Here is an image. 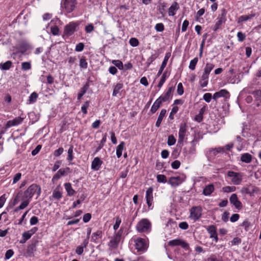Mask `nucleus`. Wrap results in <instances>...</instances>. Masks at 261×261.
Instances as JSON below:
<instances>
[{
  "label": "nucleus",
  "instance_id": "obj_1",
  "mask_svg": "<svg viewBox=\"0 0 261 261\" xmlns=\"http://www.w3.org/2000/svg\"><path fill=\"white\" fill-rule=\"evenodd\" d=\"M41 190V187L39 185L36 184L31 185L23 192L21 200L28 201V204H29L32 198L35 194H37V197L40 195Z\"/></svg>",
  "mask_w": 261,
  "mask_h": 261
},
{
  "label": "nucleus",
  "instance_id": "obj_2",
  "mask_svg": "<svg viewBox=\"0 0 261 261\" xmlns=\"http://www.w3.org/2000/svg\"><path fill=\"white\" fill-rule=\"evenodd\" d=\"M214 67V65L212 63H207L204 68L203 72L200 77L199 84L202 88L207 86L208 84V80L211 71Z\"/></svg>",
  "mask_w": 261,
  "mask_h": 261
},
{
  "label": "nucleus",
  "instance_id": "obj_3",
  "mask_svg": "<svg viewBox=\"0 0 261 261\" xmlns=\"http://www.w3.org/2000/svg\"><path fill=\"white\" fill-rule=\"evenodd\" d=\"M136 228L139 232L149 233L151 230V223L148 219H142L136 225Z\"/></svg>",
  "mask_w": 261,
  "mask_h": 261
},
{
  "label": "nucleus",
  "instance_id": "obj_4",
  "mask_svg": "<svg viewBox=\"0 0 261 261\" xmlns=\"http://www.w3.org/2000/svg\"><path fill=\"white\" fill-rule=\"evenodd\" d=\"M29 47V45L26 41H20L17 45L12 47V55L16 56L19 53L24 54L28 49Z\"/></svg>",
  "mask_w": 261,
  "mask_h": 261
},
{
  "label": "nucleus",
  "instance_id": "obj_5",
  "mask_svg": "<svg viewBox=\"0 0 261 261\" xmlns=\"http://www.w3.org/2000/svg\"><path fill=\"white\" fill-rule=\"evenodd\" d=\"M122 232L123 229L121 228L118 231L114 233V235L111 238L108 244L110 248L112 249H116L118 247Z\"/></svg>",
  "mask_w": 261,
  "mask_h": 261
},
{
  "label": "nucleus",
  "instance_id": "obj_6",
  "mask_svg": "<svg viewBox=\"0 0 261 261\" xmlns=\"http://www.w3.org/2000/svg\"><path fill=\"white\" fill-rule=\"evenodd\" d=\"M202 209L201 206H194L190 210L189 218L194 221H197L201 217Z\"/></svg>",
  "mask_w": 261,
  "mask_h": 261
},
{
  "label": "nucleus",
  "instance_id": "obj_7",
  "mask_svg": "<svg viewBox=\"0 0 261 261\" xmlns=\"http://www.w3.org/2000/svg\"><path fill=\"white\" fill-rule=\"evenodd\" d=\"M79 24L77 22L72 21L66 25L64 29L63 36L68 37L72 35L76 31Z\"/></svg>",
  "mask_w": 261,
  "mask_h": 261
},
{
  "label": "nucleus",
  "instance_id": "obj_8",
  "mask_svg": "<svg viewBox=\"0 0 261 261\" xmlns=\"http://www.w3.org/2000/svg\"><path fill=\"white\" fill-rule=\"evenodd\" d=\"M226 10L224 8L221 10V14L218 16L217 18V21L213 28L214 31H217L218 29H220L221 25L225 22L226 21Z\"/></svg>",
  "mask_w": 261,
  "mask_h": 261
},
{
  "label": "nucleus",
  "instance_id": "obj_9",
  "mask_svg": "<svg viewBox=\"0 0 261 261\" xmlns=\"http://www.w3.org/2000/svg\"><path fill=\"white\" fill-rule=\"evenodd\" d=\"M227 175L231 178V181L234 185H240L242 181L243 176L241 173L228 171Z\"/></svg>",
  "mask_w": 261,
  "mask_h": 261
},
{
  "label": "nucleus",
  "instance_id": "obj_10",
  "mask_svg": "<svg viewBox=\"0 0 261 261\" xmlns=\"http://www.w3.org/2000/svg\"><path fill=\"white\" fill-rule=\"evenodd\" d=\"M76 4V0H63L62 6L67 13H70L74 10Z\"/></svg>",
  "mask_w": 261,
  "mask_h": 261
},
{
  "label": "nucleus",
  "instance_id": "obj_11",
  "mask_svg": "<svg viewBox=\"0 0 261 261\" xmlns=\"http://www.w3.org/2000/svg\"><path fill=\"white\" fill-rule=\"evenodd\" d=\"M169 246H180L185 250H189L190 249L189 245L185 241L180 239H176L169 241L168 242Z\"/></svg>",
  "mask_w": 261,
  "mask_h": 261
},
{
  "label": "nucleus",
  "instance_id": "obj_12",
  "mask_svg": "<svg viewBox=\"0 0 261 261\" xmlns=\"http://www.w3.org/2000/svg\"><path fill=\"white\" fill-rule=\"evenodd\" d=\"M187 132V125L186 123H181L179 126V129L178 132V143L179 144H182L185 137L186 136Z\"/></svg>",
  "mask_w": 261,
  "mask_h": 261
},
{
  "label": "nucleus",
  "instance_id": "obj_13",
  "mask_svg": "<svg viewBox=\"0 0 261 261\" xmlns=\"http://www.w3.org/2000/svg\"><path fill=\"white\" fill-rule=\"evenodd\" d=\"M175 88L174 87H169L167 92L164 94L161 95L159 99L162 101V102H165L170 101L172 98V93L174 91Z\"/></svg>",
  "mask_w": 261,
  "mask_h": 261
},
{
  "label": "nucleus",
  "instance_id": "obj_14",
  "mask_svg": "<svg viewBox=\"0 0 261 261\" xmlns=\"http://www.w3.org/2000/svg\"><path fill=\"white\" fill-rule=\"evenodd\" d=\"M135 242L136 249L138 251H143L147 249V243L144 239L138 238Z\"/></svg>",
  "mask_w": 261,
  "mask_h": 261
},
{
  "label": "nucleus",
  "instance_id": "obj_15",
  "mask_svg": "<svg viewBox=\"0 0 261 261\" xmlns=\"http://www.w3.org/2000/svg\"><path fill=\"white\" fill-rule=\"evenodd\" d=\"M185 177L182 175V176H177L171 177L168 180V183L171 185L172 187H176L181 184L185 180Z\"/></svg>",
  "mask_w": 261,
  "mask_h": 261
},
{
  "label": "nucleus",
  "instance_id": "obj_16",
  "mask_svg": "<svg viewBox=\"0 0 261 261\" xmlns=\"http://www.w3.org/2000/svg\"><path fill=\"white\" fill-rule=\"evenodd\" d=\"M145 198L148 208L152 209V207H151L153 200V188L152 187H149L147 189L146 191Z\"/></svg>",
  "mask_w": 261,
  "mask_h": 261
},
{
  "label": "nucleus",
  "instance_id": "obj_17",
  "mask_svg": "<svg viewBox=\"0 0 261 261\" xmlns=\"http://www.w3.org/2000/svg\"><path fill=\"white\" fill-rule=\"evenodd\" d=\"M23 119L24 118L19 116L12 120H9L5 125V129H7L12 126L18 125L22 122Z\"/></svg>",
  "mask_w": 261,
  "mask_h": 261
},
{
  "label": "nucleus",
  "instance_id": "obj_18",
  "mask_svg": "<svg viewBox=\"0 0 261 261\" xmlns=\"http://www.w3.org/2000/svg\"><path fill=\"white\" fill-rule=\"evenodd\" d=\"M229 201L230 203L233 204L237 209L240 210L242 208V204L241 202L239 200L236 194L234 193L231 195L229 198Z\"/></svg>",
  "mask_w": 261,
  "mask_h": 261
},
{
  "label": "nucleus",
  "instance_id": "obj_19",
  "mask_svg": "<svg viewBox=\"0 0 261 261\" xmlns=\"http://www.w3.org/2000/svg\"><path fill=\"white\" fill-rule=\"evenodd\" d=\"M229 97L230 94L229 92L226 89H222L218 92H215L213 96V98L215 100H217V99L220 97L228 98Z\"/></svg>",
  "mask_w": 261,
  "mask_h": 261
},
{
  "label": "nucleus",
  "instance_id": "obj_20",
  "mask_svg": "<svg viewBox=\"0 0 261 261\" xmlns=\"http://www.w3.org/2000/svg\"><path fill=\"white\" fill-rule=\"evenodd\" d=\"M171 56V54L170 53H167L165 54V56L164 57V60L161 64V66L160 67V69L157 73V76H160L162 73L164 68L166 67L168 61Z\"/></svg>",
  "mask_w": 261,
  "mask_h": 261
},
{
  "label": "nucleus",
  "instance_id": "obj_21",
  "mask_svg": "<svg viewBox=\"0 0 261 261\" xmlns=\"http://www.w3.org/2000/svg\"><path fill=\"white\" fill-rule=\"evenodd\" d=\"M254 98V103L256 106H261V90H257L251 92Z\"/></svg>",
  "mask_w": 261,
  "mask_h": 261
},
{
  "label": "nucleus",
  "instance_id": "obj_22",
  "mask_svg": "<svg viewBox=\"0 0 261 261\" xmlns=\"http://www.w3.org/2000/svg\"><path fill=\"white\" fill-rule=\"evenodd\" d=\"M102 161L98 157L95 158L91 163V169L94 171L98 170L102 164Z\"/></svg>",
  "mask_w": 261,
  "mask_h": 261
},
{
  "label": "nucleus",
  "instance_id": "obj_23",
  "mask_svg": "<svg viewBox=\"0 0 261 261\" xmlns=\"http://www.w3.org/2000/svg\"><path fill=\"white\" fill-rule=\"evenodd\" d=\"M215 190V187L213 184H211L207 185L204 188L202 194L205 196H210L212 193L214 192Z\"/></svg>",
  "mask_w": 261,
  "mask_h": 261
},
{
  "label": "nucleus",
  "instance_id": "obj_24",
  "mask_svg": "<svg viewBox=\"0 0 261 261\" xmlns=\"http://www.w3.org/2000/svg\"><path fill=\"white\" fill-rule=\"evenodd\" d=\"M36 250V243H32L29 245L27 249L26 254L27 256L32 257L34 256V253Z\"/></svg>",
  "mask_w": 261,
  "mask_h": 261
},
{
  "label": "nucleus",
  "instance_id": "obj_25",
  "mask_svg": "<svg viewBox=\"0 0 261 261\" xmlns=\"http://www.w3.org/2000/svg\"><path fill=\"white\" fill-rule=\"evenodd\" d=\"M179 9L178 4L177 2H174L169 8L168 14L169 16H174L175 15L176 11Z\"/></svg>",
  "mask_w": 261,
  "mask_h": 261
},
{
  "label": "nucleus",
  "instance_id": "obj_26",
  "mask_svg": "<svg viewBox=\"0 0 261 261\" xmlns=\"http://www.w3.org/2000/svg\"><path fill=\"white\" fill-rule=\"evenodd\" d=\"M64 187L67 192V195L69 196H72L74 195L76 192L72 188L71 184L70 182H66L64 184Z\"/></svg>",
  "mask_w": 261,
  "mask_h": 261
},
{
  "label": "nucleus",
  "instance_id": "obj_27",
  "mask_svg": "<svg viewBox=\"0 0 261 261\" xmlns=\"http://www.w3.org/2000/svg\"><path fill=\"white\" fill-rule=\"evenodd\" d=\"M256 15L255 13L251 12L248 15H242L239 17L238 20V23H240L243 21H246L253 18Z\"/></svg>",
  "mask_w": 261,
  "mask_h": 261
},
{
  "label": "nucleus",
  "instance_id": "obj_28",
  "mask_svg": "<svg viewBox=\"0 0 261 261\" xmlns=\"http://www.w3.org/2000/svg\"><path fill=\"white\" fill-rule=\"evenodd\" d=\"M89 88V82H87L84 86L80 89V92L77 94V99L80 100L83 96L86 93Z\"/></svg>",
  "mask_w": 261,
  "mask_h": 261
},
{
  "label": "nucleus",
  "instance_id": "obj_29",
  "mask_svg": "<svg viewBox=\"0 0 261 261\" xmlns=\"http://www.w3.org/2000/svg\"><path fill=\"white\" fill-rule=\"evenodd\" d=\"M162 103V101L160 100L159 98L156 99L151 108L150 112L151 113L154 114L155 113L156 111L160 108Z\"/></svg>",
  "mask_w": 261,
  "mask_h": 261
},
{
  "label": "nucleus",
  "instance_id": "obj_30",
  "mask_svg": "<svg viewBox=\"0 0 261 261\" xmlns=\"http://www.w3.org/2000/svg\"><path fill=\"white\" fill-rule=\"evenodd\" d=\"M206 230L210 234V238H213L214 236L217 234V228L215 225H212L207 227Z\"/></svg>",
  "mask_w": 261,
  "mask_h": 261
},
{
  "label": "nucleus",
  "instance_id": "obj_31",
  "mask_svg": "<svg viewBox=\"0 0 261 261\" xmlns=\"http://www.w3.org/2000/svg\"><path fill=\"white\" fill-rule=\"evenodd\" d=\"M166 110L165 109L161 110L159 116L158 118L157 121L155 123L156 127H159L160 126L161 122L166 115Z\"/></svg>",
  "mask_w": 261,
  "mask_h": 261
},
{
  "label": "nucleus",
  "instance_id": "obj_32",
  "mask_svg": "<svg viewBox=\"0 0 261 261\" xmlns=\"http://www.w3.org/2000/svg\"><path fill=\"white\" fill-rule=\"evenodd\" d=\"M125 142L122 141L120 143V144L118 145L116 148V155L118 158H119L121 156L122 154V151L124 148Z\"/></svg>",
  "mask_w": 261,
  "mask_h": 261
},
{
  "label": "nucleus",
  "instance_id": "obj_33",
  "mask_svg": "<svg viewBox=\"0 0 261 261\" xmlns=\"http://www.w3.org/2000/svg\"><path fill=\"white\" fill-rule=\"evenodd\" d=\"M123 85L122 83H117L114 87L112 93L113 96H116L123 88Z\"/></svg>",
  "mask_w": 261,
  "mask_h": 261
},
{
  "label": "nucleus",
  "instance_id": "obj_34",
  "mask_svg": "<svg viewBox=\"0 0 261 261\" xmlns=\"http://www.w3.org/2000/svg\"><path fill=\"white\" fill-rule=\"evenodd\" d=\"M102 231L98 230L92 233L91 236V240L93 242L96 243L99 239L102 237Z\"/></svg>",
  "mask_w": 261,
  "mask_h": 261
},
{
  "label": "nucleus",
  "instance_id": "obj_35",
  "mask_svg": "<svg viewBox=\"0 0 261 261\" xmlns=\"http://www.w3.org/2000/svg\"><path fill=\"white\" fill-rule=\"evenodd\" d=\"M252 156L249 153L243 154L241 157V161L246 163H249L251 162Z\"/></svg>",
  "mask_w": 261,
  "mask_h": 261
},
{
  "label": "nucleus",
  "instance_id": "obj_36",
  "mask_svg": "<svg viewBox=\"0 0 261 261\" xmlns=\"http://www.w3.org/2000/svg\"><path fill=\"white\" fill-rule=\"evenodd\" d=\"M12 66V63L11 61H7L3 63H0V69L3 70H9Z\"/></svg>",
  "mask_w": 261,
  "mask_h": 261
},
{
  "label": "nucleus",
  "instance_id": "obj_37",
  "mask_svg": "<svg viewBox=\"0 0 261 261\" xmlns=\"http://www.w3.org/2000/svg\"><path fill=\"white\" fill-rule=\"evenodd\" d=\"M225 151L223 147H218L210 150L209 152L213 156H216L218 153L224 152Z\"/></svg>",
  "mask_w": 261,
  "mask_h": 261
},
{
  "label": "nucleus",
  "instance_id": "obj_38",
  "mask_svg": "<svg viewBox=\"0 0 261 261\" xmlns=\"http://www.w3.org/2000/svg\"><path fill=\"white\" fill-rule=\"evenodd\" d=\"M167 77H168L167 71H166L163 73V74L162 76V77L159 81V83L158 85V88H161L163 86V85L164 84V83L165 82Z\"/></svg>",
  "mask_w": 261,
  "mask_h": 261
},
{
  "label": "nucleus",
  "instance_id": "obj_39",
  "mask_svg": "<svg viewBox=\"0 0 261 261\" xmlns=\"http://www.w3.org/2000/svg\"><path fill=\"white\" fill-rule=\"evenodd\" d=\"M112 63L116 67H117L120 70H123L124 66L122 62L119 60H114L112 61Z\"/></svg>",
  "mask_w": 261,
  "mask_h": 261
},
{
  "label": "nucleus",
  "instance_id": "obj_40",
  "mask_svg": "<svg viewBox=\"0 0 261 261\" xmlns=\"http://www.w3.org/2000/svg\"><path fill=\"white\" fill-rule=\"evenodd\" d=\"M53 197L55 199L59 200L62 197V193L56 188L53 192Z\"/></svg>",
  "mask_w": 261,
  "mask_h": 261
},
{
  "label": "nucleus",
  "instance_id": "obj_41",
  "mask_svg": "<svg viewBox=\"0 0 261 261\" xmlns=\"http://www.w3.org/2000/svg\"><path fill=\"white\" fill-rule=\"evenodd\" d=\"M257 191V188H254L253 190H252V191L251 192L249 190V188H245V187H244L241 190V192L242 193H245V194H249L250 195V196H252L253 193L256 192Z\"/></svg>",
  "mask_w": 261,
  "mask_h": 261
},
{
  "label": "nucleus",
  "instance_id": "obj_42",
  "mask_svg": "<svg viewBox=\"0 0 261 261\" xmlns=\"http://www.w3.org/2000/svg\"><path fill=\"white\" fill-rule=\"evenodd\" d=\"M198 61V59L197 57H195L193 60H192L190 62L189 66V68L192 70H194L195 69L196 64H197Z\"/></svg>",
  "mask_w": 261,
  "mask_h": 261
},
{
  "label": "nucleus",
  "instance_id": "obj_43",
  "mask_svg": "<svg viewBox=\"0 0 261 261\" xmlns=\"http://www.w3.org/2000/svg\"><path fill=\"white\" fill-rule=\"evenodd\" d=\"M38 97V94L35 92H33L30 96H29V101L30 103H34L36 102L37 98Z\"/></svg>",
  "mask_w": 261,
  "mask_h": 261
},
{
  "label": "nucleus",
  "instance_id": "obj_44",
  "mask_svg": "<svg viewBox=\"0 0 261 261\" xmlns=\"http://www.w3.org/2000/svg\"><path fill=\"white\" fill-rule=\"evenodd\" d=\"M89 106L90 101L88 100L85 101L82 105L81 107V111L84 114L86 115L87 114V109L89 108Z\"/></svg>",
  "mask_w": 261,
  "mask_h": 261
},
{
  "label": "nucleus",
  "instance_id": "obj_45",
  "mask_svg": "<svg viewBox=\"0 0 261 261\" xmlns=\"http://www.w3.org/2000/svg\"><path fill=\"white\" fill-rule=\"evenodd\" d=\"M73 145H70L69 149H68V156L67 159L68 161H72L74 158L73 155Z\"/></svg>",
  "mask_w": 261,
  "mask_h": 261
},
{
  "label": "nucleus",
  "instance_id": "obj_46",
  "mask_svg": "<svg viewBox=\"0 0 261 261\" xmlns=\"http://www.w3.org/2000/svg\"><path fill=\"white\" fill-rule=\"evenodd\" d=\"M222 190L224 193L232 192L236 190V187L235 186H226L223 187Z\"/></svg>",
  "mask_w": 261,
  "mask_h": 261
},
{
  "label": "nucleus",
  "instance_id": "obj_47",
  "mask_svg": "<svg viewBox=\"0 0 261 261\" xmlns=\"http://www.w3.org/2000/svg\"><path fill=\"white\" fill-rule=\"evenodd\" d=\"M22 202L20 204V205L16 207L14 210V212H16L20 210H23L29 204H28V201H24V200H21Z\"/></svg>",
  "mask_w": 261,
  "mask_h": 261
},
{
  "label": "nucleus",
  "instance_id": "obj_48",
  "mask_svg": "<svg viewBox=\"0 0 261 261\" xmlns=\"http://www.w3.org/2000/svg\"><path fill=\"white\" fill-rule=\"evenodd\" d=\"M176 139L173 135H170L168 137L167 144L169 146H172L176 142Z\"/></svg>",
  "mask_w": 261,
  "mask_h": 261
},
{
  "label": "nucleus",
  "instance_id": "obj_49",
  "mask_svg": "<svg viewBox=\"0 0 261 261\" xmlns=\"http://www.w3.org/2000/svg\"><path fill=\"white\" fill-rule=\"evenodd\" d=\"M129 43L133 47H136L139 44V40L136 38H131L129 39Z\"/></svg>",
  "mask_w": 261,
  "mask_h": 261
},
{
  "label": "nucleus",
  "instance_id": "obj_50",
  "mask_svg": "<svg viewBox=\"0 0 261 261\" xmlns=\"http://www.w3.org/2000/svg\"><path fill=\"white\" fill-rule=\"evenodd\" d=\"M157 181L159 182L166 183L167 178L165 175L163 174H159L156 176Z\"/></svg>",
  "mask_w": 261,
  "mask_h": 261
},
{
  "label": "nucleus",
  "instance_id": "obj_51",
  "mask_svg": "<svg viewBox=\"0 0 261 261\" xmlns=\"http://www.w3.org/2000/svg\"><path fill=\"white\" fill-rule=\"evenodd\" d=\"M154 29L156 32H162L165 29L164 25L162 23H158L155 24Z\"/></svg>",
  "mask_w": 261,
  "mask_h": 261
},
{
  "label": "nucleus",
  "instance_id": "obj_52",
  "mask_svg": "<svg viewBox=\"0 0 261 261\" xmlns=\"http://www.w3.org/2000/svg\"><path fill=\"white\" fill-rule=\"evenodd\" d=\"M31 68L30 62H24L21 63V69L23 70H28Z\"/></svg>",
  "mask_w": 261,
  "mask_h": 261
},
{
  "label": "nucleus",
  "instance_id": "obj_53",
  "mask_svg": "<svg viewBox=\"0 0 261 261\" xmlns=\"http://www.w3.org/2000/svg\"><path fill=\"white\" fill-rule=\"evenodd\" d=\"M80 66L81 68L86 69L88 67V63L84 58H82L80 60Z\"/></svg>",
  "mask_w": 261,
  "mask_h": 261
},
{
  "label": "nucleus",
  "instance_id": "obj_54",
  "mask_svg": "<svg viewBox=\"0 0 261 261\" xmlns=\"http://www.w3.org/2000/svg\"><path fill=\"white\" fill-rule=\"evenodd\" d=\"M158 55H152L147 60L146 64L148 67L158 58Z\"/></svg>",
  "mask_w": 261,
  "mask_h": 261
},
{
  "label": "nucleus",
  "instance_id": "obj_55",
  "mask_svg": "<svg viewBox=\"0 0 261 261\" xmlns=\"http://www.w3.org/2000/svg\"><path fill=\"white\" fill-rule=\"evenodd\" d=\"M237 37L239 42H243L245 40L246 35L242 32H239L237 33Z\"/></svg>",
  "mask_w": 261,
  "mask_h": 261
},
{
  "label": "nucleus",
  "instance_id": "obj_56",
  "mask_svg": "<svg viewBox=\"0 0 261 261\" xmlns=\"http://www.w3.org/2000/svg\"><path fill=\"white\" fill-rule=\"evenodd\" d=\"M242 242L241 239L238 237H236L230 242L232 246L238 245L241 244Z\"/></svg>",
  "mask_w": 261,
  "mask_h": 261
},
{
  "label": "nucleus",
  "instance_id": "obj_57",
  "mask_svg": "<svg viewBox=\"0 0 261 261\" xmlns=\"http://www.w3.org/2000/svg\"><path fill=\"white\" fill-rule=\"evenodd\" d=\"M184 92L183 86L181 83H179L177 85V93L178 95H181Z\"/></svg>",
  "mask_w": 261,
  "mask_h": 261
},
{
  "label": "nucleus",
  "instance_id": "obj_58",
  "mask_svg": "<svg viewBox=\"0 0 261 261\" xmlns=\"http://www.w3.org/2000/svg\"><path fill=\"white\" fill-rule=\"evenodd\" d=\"M50 31L53 35H58L59 33V29L57 26L55 25L50 28Z\"/></svg>",
  "mask_w": 261,
  "mask_h": 261
},
{
  "label": "nucleus",
  "instance_id": "obj_59",
  "mask_svg": "<svg viewBox=\"0 0 261 261\" xmlns=\"http://www.w3.org/2000/svg\"><path fill=\"white\" fill-rule=\"evenodd\" d=\"M121 223V219L119 217H117L116 218L115 223L113 226V229L115 230H116L119 228Z\"/></svg>",
  "mask_w": 261,
  "mask_h": 261
},
{
  "label": "nucleus",
  "instance_id": "obj_60",
  "mask_svg": "<svg viewBox=\"0 0 261 261\" xmlns=\"http://www.w3.org/2000/svg\"><path fill=\"white\" fill-rule=\"evenodd\" d=\"M84 46L85 45L83 43H79L76 44L75 48V50L77 52H81L84 49Z\"/></svg>",
  "mask_w": 261,
  "mask_h": 261
},
{
  "label": "nucleus",
  "instance_id": "obj_61",
  "mask_svg": "<svg viewBox=\"0 0 261 261\" xmlns=\"http://www.w3.org/2000/svg\"><path fill=\"white\" fill-rule=\"evenodd\" d=\"M203 99L207 102H210L212 98V94L210 93H206L203 96Z\"/></svg>",
  "mask_w": 261,
  "mask_h": 261
},
{
  "label": "nucleus",
  "instance_id": "obj_62",
  "mask_svg": "<svg viewBox=\"0 0 261 261\" xmlns=\"http://www.w3.org/2000/svg\"><path fill=\"white\" fill-rule=\"evenodd\" d=\"M94 30L93 24L90 23L85 27V31L87 33H90Z\"/></svg>",
  "mask_w": 261,
  "mask_h": 261
},
{
  "label": "nucleus",
  "instance_id": "obj_63",
  "mask_svg": "<svg viewBox=\"0 0 261 261\" xmlns=\"http://www.w3.org/2000/svg\"><path fill=\"white\" fill-rule=\"evenodd\" d=\"M180 162L178 160H175L171 163V167L174 169H177L179 168Z\"/></svg>",
  "mask_w": 261,
  "mask_h": 261
},
{
  "label": "nucleus",
  "instance_id": "obj_64",
  "mask_svg": "<svg viewBox=\"0 0 261 261\" xmlns=\"http://www.w3.org/2000/svg\"><path fill=\"white\" fill-rule=\"evenodd\" d=\"M64 151V149L62 147H60L58 149L56 150L54 152V156L57 157L59 156L62 154Z\"/></svg>",
  "mask_w": 261,
  "mask_h": 261
}]
</instances>
